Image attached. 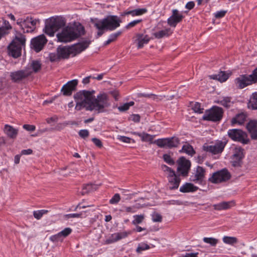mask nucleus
Wrapping results in <instances>:
<instances>
[{
  "instance_id": "obj_1",
  "label": "nucleus",
  "mask_w": 257,
  "mask_h": 257,
  "mask_svg": "<svg viewBox=\"0 0 257 257\" xmlns=\"http://www.w3.org/2000/svg\"><path fill=\"white\" fill-rule=\"evenodd\" d=\"M92 37L88 35L87 37H81L80 42L71 47L59 46L56 50L59 59H67L69 58L71 54L75 56L83 51L87 49L91 42Z\"/></svg>"
},
{
  "instance_id": "obj_2",
  "label": "nucleus",
  "mask_w": 257,
  "mask_h": 257,
  "mask_svg": "<svg viewBox=\"0 0 257 257\" xmlns=\"http://www.w3.org/2000/svg\"><path fill=\"white\" fill-rule=\"evenodd\" d=\"M91 22L99 31H113L120 26L122 21L117 16L108 15L100 20L91 19Z\"/></svg>"
},
{
  "instance_id": "obj_3",
  "label": "nucleus",
  "mask_w": 257,
  "mask_h": 257,
  "mask_svg": "<svg viewBox=\"0 0 257 257\" xmlns=\"http://www.w3.org/2000/svg\"><path fill=\"white\" fill-rule=\"evenodd\" d=\"M93 94L91 93L90 104L87 109L91 111H94L97 113L105 112V108L111 105L108 94L104 92L100 93L95 97Z\"/></svg>"
},
{
  "instance_id": "obj_4",
  "label": "nucleus",
  "mask_w": 257,
  "mask_h": 257,
  "mask_svg": "<svg viewBox=\"0 0 257 257\" xmlns=\"http://www.w3.org/2000/svg\"><path fill=\"white\" fill-rule=\"evenodd\" d=\"M66 20L62 16H54L45 20L43 32H57L66 26Z\"/></svg>"
},
{
  "instance_id": "obj_5",
  "label": "nucleus",
  "mask_w": 257,
  "mask_h": 257,
  "mask_svg": "<svg viewBox=\"0 0 257 257\" xmlns=\"http://www.w3.org/2000/svg\"><path fill=\"white\" fill-rule=\"evenodd\" d=\"M95 91L80 90L74 95V98L76 102L75 109L77 110H80L85 108L86 110L90 104L91 93H94Z\"/></svg>"
},
{
  "instance_id": "obj_6",
  "label": "nucleus",
  "mask_w": 257,
  "mask_h": 257,
  "mask_svg": "<svg viewBox=\"0 0 257 257\" xmlns=\"http://www.w3.org/2000/svg\"><path fill=\"white\" fill-rule=\"evenodd\" d=\"M26 42L25 36L19 33L16 36L8 47V54L14 58L21 56L22 47L25 46Z\"/></svg>"
},
{
  "instance_id": "obj_7",
  "label": "nucleus",
  "mask_w": 257,
  "mask_h": 257,
  "mask_svg": "<svg viewBox=\"0 0 257 257\" xmlns=\"http://www.w3.org/2000/svg\"><path fill=\"white\" fill-rule=\"evenodd\" d=\"M39 19L27 17L26 18H20L17 20V24L24 31L23 32H33L36 28L37 24H39Z\"/></svg>"
},
{
  "instance_id": "obj_8",
  "label": "nucleus",
  "mask_w": 257,
  "mask_h": 257,
  "mask_svg": "<svg viewBox=\"0 0 257 257\" xmlns=\"http://www.w3.org/2000/svg\"><path fill=\"white\" fill-rule=\"evenodd\" d=\"M223 114L224 110L222 108L214 105L205 111L202 119L204 120L218 122L222 119Z\"/></svg>"
},
{
  "instance_id": "obj_9",
  "label": "nucleus",
  "mask_w": 257,
  "mask_h": 257,
  "mask_svg": "<svg viewBox=\"0 0 257 257\" xmlns=\"http://www.w3.org/2000/svg\"><path fill=\"white\" fill-rule=\"evenodd\" d=\"M227 135L233 141L240 142L244 145L249 142L247 134L240 129H229L227 132Z\"/></svg>"
},
{
  "instance_id": "obj_10",
  "label": "nucleus",
  "mask_w": 257,
  "mask_h": 257,
  "mask_svg": "<svg viewBox=\"0 0 257 257\" xmlns=\"http://www.w3.org/2000/svg\"><path fill=\"white\" fill-rule=\"evenodd\" d=\"M154 144H156L159 148H167L172 149L177 148L180 144V139L175 136L159 139L154 141Z\"/></svg>"
},
{
  "instance_id": "obj_11",
  "label": "nucleus",
  "mask_w": 257,
  "mask_h": 257,
  "mask_svg": "<svg viewBox=\"0 0 257 257\" xmlns=\"http://www.w3.org/2000/svg\"><path fill=\"white\" fill-rule=\"evenodd\" d=\"M231 177L228 170L224 168L213 173L212 176L208 179V181L213 184H218L228 181Z\"/></svg>"
},
{
  "instance_id": "obj_12",
  "label": "nucleus",
  "mask_w": 257,
  "mask_h": 257,
  "mask_svg": "<svg viewBox=\"0 0 257 257\" xmlns=\"http://www.w3.org/2000/svg\"><path fill=\"white\" fill-rule=\"evenodd\" d=\"M245 156L244 150L240 147H236L234 149L232 156L231 165L234 167H240L243 163L242 159Z\"/></svg>"
},
{
  "instance_id": "obj_13",
  "label": "nucleus",
  "mask_w": 257,
  "mask_h": 257,
  "mask_svg": "<svg viewBox=\"0 0 257 257\" xmlns=\"http://www.w3.org/2000/svg\"><path fill=\"white\" fill-rule=\"evenodd\" d=\"M227 140L217 141L214 145L203 146V148L204 151L211 153L213 155L221 154L227 143Z\"/></svg>"
},
{
  "instance_id": "obj_14",
  "label": "nucleus",
  "mask_w": 257,
  "mask_h": 257,
  "mask_svg": "<svg viewBox=\"0 0 257 257\" xmlns=\"http://www.w3.org/2000/svg\"><path fill=\"white\" fill-rule=\"evenodd\" d=\"M47 40L44 34L40 35L32 39L31 48L36 52H40L46 44Z\"/></svg>"
},
{
  "instance_id": "obj_15",
  "label": "nucleus",
  "mask_w": 257,
  "mask_h": 257,
  "mask_svg": "<svg viewBox=\"0 0 257 257\" xmlns=\"http://www.w3.org/2000/svg\"><path fill=\"white\" fill-rule=\"evenodd\" d=\"M205 169L201 166H197L194 175H191L190 180L195 183L201 185L206 184L205 181Z\"/></svg>"
},
{
  "instance_id": "obj_16",
  "label": "nucleus",
  "mask_w": 257,
  "mask_h": 257,
  "mask_svg": "<svg viewBox=\"0 0 257 257\" xmlns=\"http://www.w3.org/2000/svg\"><path fill=\"white\" fill-rule=\"evenodd\" d=\"M177 163V171L180 172L182 176H187L191 165V162L184 157H181L178 160Z\"/></svg>"
},
{
  "instance_id": "obj_17",
  "label": "nucleus",
  "mask_w": 257,
  "mask_h": 257,
  "mask_svg": "<svg viewBox=\"0 0 257 257\" xmlns=\"http://www.w3.org/2000/svg\"><path fill=\"white\" fill-rule=\"evenodd\" d=\"M84 34L85 33H57L56 37L58 42L66 43L73 41L79 37L81 38L82 35L84 36Z\"/></svg>"
},
{
  "instance_id": "obj_18",
  "label": "nucleus",
  "mask_w": 257,
  "mask_h": 257,
  "mask_svg": "<svg viewBox=\"0 0 257 257\" xmlns=\"http://www.w3.org/2000/svg\"><path fill=\"white\" fill-rule=\"evenodd\" d=\"M31 74L26 70H18L11 72L10 77L13 82L15 83H19L23 80L27 78Z\"/></svg>"
},
{
  "instance_id": "obj_19",
  "label": "nucleus",
  "mask_w": 257,
  "mask_h": 257,
  "mask_svg": "<svg viewBox=\"0 0 257 257\" xmlns=\"http://www.w3.org/2000/svg\"><path fill=\"white\" fill-rule=\"evenodd\" d=\"M78 82V81L77 79H73L68 81L61 88V91L62 94L64 96L71 95L73 91L76 90Z\"/></svg>"
},
{
  "instance_id": "obj_20",
  "label": "nucleus",
  "mask_w": 257,
  "mask_h": 257,
  "mask_svg": "<svg viewBox=\"0 0 257 257\" xmlns=\"http://www.w3.org/2000/svg\"><path fill=\"white\" fill-rule=\"evenodd\" d=\"M235 83L237 87L239 89L253 84L252 80L249 77V75L242 74L235 79Z\"/></svg>"
},
{
  "instance_id": "obj_21",
  "label": "nucleus",
  "mask_w": 257,
  "mask_h": 257,
  "mask_svg": "<svg viewBox=\"0 0 257 257\" xmlns=\"http://www.w3.org/2000/svg\"><path fill=\"white\" fill-rule=\"evenodd\" d=\"M135 38L134 43L138 49L142 48L145 44L148 43L151 39H153V36L150 37L145 33H138Z\"/></svg>"
},
{
  "instance_id": "obj_22",
  "label": "nucleus",
  "mask_w": 257,
  "mask_h": 257,
  "mask_svg": "<svg viewBox=\"0 0 257 257\" xmlns=\"http://www.w3.org/2000/svg\"><path fill=\"white\" fill-rule=\"evenodd\" d=\"M61 32H84V28L79 22H74L66 25Z\"/></svg>"
},
{
  "instance_id": "obj_23",
  "label": "nucleus",
  "mask_w": 257,
  "mask_h": 257,
  "mask_svg": "<svg viewBox=\"0 0 257 257\" xmlns=\"http://www.w3.org/2000/svg\"><path fill=\"white\" fill-rule=\"evenodd\" d=\"M184 16L176 9L172 10V15L168 19V24L169 26L175 27L177 24L182 21Z\"/></svg>"
},
{
  "instance_id": "obj_24",
  "label": "nucleus",
  "mask_w": 257,
  "mask_h": 257,
  "mask_svg": "<svg viewBox=\"0 0 257 257\" xmlns=\"http://www.w3.org/2000/svg\"><path fill=\"white\" fill-rule=\"evenodd\" d=\"M169 188L170 190H175L178 188L181 182V179L179 175H177L174 173L172 176L168 175Z\"/></svg>"
},
{
  "instance_id": "obj_25",
  "label": "nucleus",
  "mask_w": 257,
  "mask_h": 257,
  "mask_svg": "<svg viewBox=\"0 0 257 257\" xmlns=\"http://www.w3.org/2000/svg\"><path fill=\"white\" fill-rule=\"evenodd\" d=\"M130 233V232L126 231L113 233L111 234V236L106 240V242L108 244L115 242L119 240L127 237V235Z\"/></svg>"
},
{
  "instance_id": "obj_26",
  "label": "nucleus",
  "mask_w": 257,
  "mask_h": 257,
  "mask_svg": "<svg viewBox=\"0 0 257 257\" xmlns=\"http://www.w3.org/2000/svg\"><path fill=\"white\" fill-rule=\"evenodd\" d=\"M4 132L8 138L14 140L17 138L19 130L12 125L6 124L4 128Z\"/></svg>"
},
{
  "instance_id": "obj_27",
  "label": "nucleus",
  "mask_w": 257,
  "mask_h": 257,
  "mask_svg": "<svg viewBox=\"0 0 257 257\" xmlns=\"http://www.w3.org/2000/svg\"><path fill=\"white\" fill-rule=\"evenodd\" d=\"M231 73L220 71L218 74L209 75V77L211 79L217 80L220 82H224L228 79Z\"/></svg>"
},
{
  "instance_id": "obj_28",
  "label": "nucleus",
  "mask_w": 257,
  "mask_h": 257,
  "mask_svg": "<svg viewBox=\"0 0 257 257\" xmlns=\"http://www.w3.org/2000/svg\"><path fill=\"white\" fill-rule=\"evenodd\" d=\"M235 203L233 201H223L218 204L213 205L214 209L216 210H226L234 206Z\"/></svg>"
},
{
  "instance_id": "obj_29",
  "label": "nucleus",
  "mask_w": 257,
  "mask_h": 257,
  "mask_svg": "<svg viewBox=\"0 0 257 257\" xmlns=\"http://www.w3.org/2000/svg\"><path fill=\"white\" fill-rule=\"evenodd\" d=\"M198 187L191 183H185L180 188V191L182 193L194 192L198 190Z\"/></svg>"
},
{
  "instance_id": "obj_30",
  "label": "nucleus",
  "mask_w": 257,
  "mask_h": 257,
  "mask_svg": "<svg viewBox=\"0 0 257 257\" xmlns=\"http://www.w3.org/2000/svg\"><path fill=\"white\" fill-rule=\"evenodd\" d=\"M246 115L243 112L238 113L233 117L231 120L232 125L235 124H242L246 120Z\"/></svg>"
},
{
  "instance_id": "obj_31",
  "label": "nucleus",
  "mask_w": 257,
  "mask_h": 257,
  "mask_svg": "<svg viewBox=\"0 0 257 257\" xmlns=\"http://www.w3.org/2000/svg\"><path fill=\"white\" fill-rule=\"evenodd\" d=\"M133 134L141 137L143 142H149L150 144H154L153 140L155 136L151 135L146 133H140L138 132H133Z\"/></svg>"
},
{
  "instance_id": "obj_32",
  "label": "nucleus",
  "mask_w": 257,
  "mask_h": 257,
  "mask_svg": "<svg viewBox=\"0 0 257 257\" xmlns=\"http://www.w3.org/2000/svg\"><path fill=\"white\" fill-rule=\"evenodd\" d=\"M147 11V10L146 9H137L132 11H129L124 12L121 15L125 16L131 15L132 16H140L146 13Z\"/></svg>"
},
{
  "instance_id": "obj_33",
  "label": "nucleus",
  "mask_w": 257,
  "mask_h": 257,
  "mask_svg": "<svg viewBox=\"0 0 257 257\" xmlns=\"http://www.w3.org/2000/svg\"><path fill=\"white\" fill-rule=\"evenodd\" d=\"M248 107L252 109L257 110V92H254L251 95L248 102Z\"/></svg>"
},
{
  "instance_id": "obj_34",
  "label": "nucleus",
  "mask_w": 257,
  "mask_h": 257,
  "mask_svg": "<svg viewBox=\"0 0 257 257\" xmlns=\"http://www.w3.org/2000/svg\"><path fill=\"white\" fill-rule=\"evenodd\" d=\"M180 153H185L189 156H193L195 154V151L193 147L190 144L184 145L183 146L182 149L179 151Z\"/></svg>"
},
{
  "instance_id": "obj_35",
  "label": "nucleus",
  "mask_w": 257,
  "mask_h": 257,
  "mask_svg": "<svg viewBox=\"0 0 257 257\" xmlns=\"http://www.w3.org/2000/svg\"><path fill=\"white\" fill-rule=\"evenodd\" d=\"M30 67L35 73H38L42 68V63L40 60H34L31 61Z\"/></svg>"
},
{
  "instance_id": "obj_36",
  "label": "nucleus",
  "mask_w": 257,
  "mask_h": 257,
  "mask_svg": "<svg viewBox=\"0 0 257 257\" xmlns=\"http://www.w3.org/2000/svg\"><path fill=\"white\" fill-rule=\"evenodd\" d=\"M231 98L230 97L226 96L223 97L222 99L215 101V102L228 108L231 106Z\"/></svg>"
},
{
  "instance_id": "obj_37",
  "label": "nucleus",
  "mask_w": 257,
  "mask_h": 257,
  "mask_svg": "<svg viewBox=\"0 0 257 257\" xmlns=\"http://www.w3.org/2000/svg\"><path fill=\"white\" fill-rule=\"evenodd\" d=\"M12 29V27L8 21L4 19L0 21V32H4L5 31L10 30Z\"/></svg>"
},
{
  "instance_id": "obj_38",
  "label": "nucleus",
  "mask_w": 257,
  "mask_h": 257,
  "mask_svg": "<svg viewBox=\"0 0 257 257\" xmlns=\"http://www.w3.org/2000/svg\"><path fill=\"white\" fill-rule=\"evenodd\" d=\"M246 128L248 132L257 130V120H250L246 125Z\"/></svg>"
},
{
  "instance_id": "obj_39",
  "label": "nucleus",
  "mask_w": 257,
  "mask_h": 257,
  "mask_svg": "<svg viewBox=\"0 0 257 257\" xmlns=\"http://www.w3.org/2000/svg\"><path fill=\"white\" fill-rule=\"evenodd\" d=\"M203 240L204 242L209 243L212 246H215L218 242L217 239L213 237H204Z\"/></svg>"
},
{
  "instance_id": "obj_40",
  "label": "nucleus",
  "mask_w": 257,
  "mask_h": 257,
  "mask_svg": "<svg viewBox=\"0 0 257 257\" xmlns=\"http://www.w3.org/2000/svg\"><path fill=\"white\" fill-rule=\"evenodd\" d=\"M48 212L47 210L44 209L34 211L33 212V215L36 219H40L44 214H46Z\"/></svg>"
},
{
  "instance_id": "obj_41",
  "label": "nucleus",
  "mask_w": 257,
  "mask_h": 257,
  "mask_svg": "<svg viewBox=\"0 0 257 257\" xmlns=\"http://www.w3.org/2000/svg\"><path fill=\"white\" fill-rule=\"evenodd\" d=\"M224 243L229 244H233L237 242V238L235 237L224 236L223 238Z\"/></svg>"
},
{
  "instance_id": "obj_42",
  "label": "nucleus",
  "mask_w": 257,
  "mask_h": 257,
  "mask_svg": "<svg viewBox=\"0 0 257 257\" xmlns=\"http://www.w3.org/2000/svg\"><path fill=\"white\" fill-rule=\"evenodd\" d=\"M120 34L121 33H114L110 35L108 39L104 42V45H107L110 43L115 41L117 37L120 36Z\"/></svg>"
},
{
  "instance_id": "obj_43",
  "label": "nucleus",
  "mask_w": 257,
  "mask_h": 257,
  "mask_svg": "<svg viewBox=\"0 0 257 257\" xmlns=\"http://www.w3.org/2000/svg\"><path fill=\"white\" fill-rule=\"evenodd\" d=\"M150 248V247L148 244L142 242L139 244V245L136 249V251L138 253H140L143 251L146 250V249H149Z\"/></svg>"
},
{
  "instance_id": "obj_44",
  "label": "nucleus",
  "mask_w": 257,
  "mask_h": 257,
  "mask_svg": "<svg viewBox=\"0 0 257 257\" xmlns=\"http://www.w3.org/2000/svg\"><path fill=\"white\" fill-rule=\"evenodd\" d=\"M135 219L132 221V223L134 225L140 224L143 222L144 219V215H136L134 216Z\"/></svg>"
},
{
  "instance_id": "obj_45",
  "label": "nucleus",
  "mask_w": 257,
  "mask_h": 257,
  "mask_svg": "<svg viewBox=\"0 0 257 257\" xmlns=\"http://www.w3.org/2000/svg\"><path fill=\"white\" fill-rule=\"evenodd\" d=\"M93 187H95V185L92 184H88L85 185L83 186L82 194L84 195L85 193L92 191L93 190Z\"/></svg>"
},
{
  "instance_id": "obj_46",
  "label": "nucleus",
  "mask_w": 257,
  "mask_h": 257,
  "mask_svg": "<svg viewBox=\"0 0 257 257\" xmlns=\"http://www.w3.org/2000/svg\"><path fill=\"white\" fill-rule=\"evenodd\" d=\"M163 158L164 161L169 165H173L175 164V161L171 157L170 155L168 154H166L163 155Z\"/></svg>"
},
{
  "instance_id": "obj_47",
  "label": "nucleus",
  "mask_w": 257,
  "mask_h": 257,
  "mask_svg": "<svg viewBox=\"0 0 257 257\" xmlns=\"http://www.w3.org/2000/svg\"><path fill=\"white\" fill-rule=\"evenodd\" d=\"M137 208L135 206H124L122 209H120L121 212H126L127 213H134L136 211Z\"/></svg>"
},
{
  "instance_id": "obj_48",
  "label": "nucleus",
  "mask_w": 257,
  "mask_h": 257,
  "mask_svg": "<svg viewBox=\"0 0 257 257\" xmlns=\"http://www.w3.org/2000/svg\"><path fill=\"white\" fill-rule=\"evenodd\" d=\"M192 109L195 112L198 113H202L203 112V108L201 107V104L199 102H196L192 106Z\"/></svg>"
},
{
  "instance_id": "obj_49",
  "label": "nucleus",
  "mask_w": 257,
  "mask_h": 257,
  "mask_svg": "<svg viewBox=\"0 0 257 257\" xmlns=\"http://www.w3.org/2000/svg\"><path fill=\"white\" fill-rule=\"evenodd\" d=\"M72 229L69 227L65 228L64 229L60 232L61 237H66L72 232Z\"/></svg>"
},
{
  "instance_id": "obj_50",
  "label": "nucleus",
  "mask_w": 257,
  "mask_h": 257,
  "mask_svg": "<svg viewBox=\"0 0 257 257\" xmlns=\"http://www.w3.org/2000/svg\"><path fill=\"white\" fill-rule=\"evenodd\" d=\"M120 200V197L119 194L116 193L109 200V203L111 204H117Z\"/></svg>"
},
{
  "instance_id": "obj_51",
  "label": "nucleus",
  "mask_w": 257,
  "mask_h": 257,
  "mask_svg": "<svg viewBox=\"0 0 257 257\" xmlns=\"http://www.w3.org/2000/svg\"><path fill=\"white\" fill-rule=\"evenodd\" d=\"M49 58L51 62H54L60 60L58 53H51L49 55Z\"/></svg>"
},
{
  "instance_id": "obj_52",
  "label": "nucleus",
  "mask_w": 257,
  "mask_h": 257,
  "mask_svg": "<svg viewBox=\"0 0 257 257\" xmlns=\"http://www.w3.org/2000/svg\"><path fill=\"white\" fill-rule=\"evenodd\" d=\"M253 84L257 83V67L255 68L252 72L251 74L249 75Z\"/></svg>"
},
{
  "instance_id": "obj_53",
  "label": "nucleus",
  "mask_w": 257,
  "mask_h": 257,
  "mask_svg": "<svg viewBox=\"0 0 257 257\" xmlns=\"http://www.w3.org/2000/svg\"><path fill=\"white\" fill-rule=\"evenodd\" d=\"M50 239L53 242H58L59 241H62L63 239L60 234V232L56 234L53 235L50 237Z\"/></svg>"
},
{
  "instance_id": "obj_54",
  "label": "nucleus",
  "mask_w": 257,
  "mask_h": 257,
  "mask_svg": "<svg viewBox=\"0 0 257 257\" xmlns=\"http://www.w3.org/2000/svg\"><path fill=\"white\" fill-rule=\"evenodd\" d=\"M78 134L81 138L85 139L89 136V132L87 130H81L78 132Z\"/></svg>"
},
{
  "instance_id": "obj_55",
  "label": "nucleus",
  "mask_w": 257,
  "mask_h": 257,
  "mask_svg": "<svg viewBox=\"0 0 257 257\" xmlns=\"http://www.w3.org/2000/svg\"><path fill=\"white\" fill-rule=\"evenodd\" d=\"M152 220L154 222H161L162 221V216L158 213H154L152 215Z\"/></svg>"
},
{
  "instance_id": "obj_56",
  "label": "nucleus",
  "mask_w": 257,
  "mask_h": 257,
  "mask_svg": "<svg viewBox=\"0 0 257 257\" xmlns=\"http://www.w3.org/2000/svg\"><path fill=\"white\" fill-rule=\"evenodd\" d=\"M141 22H142V20L141 19L133 21L130 22V23H128L125 26V28L127 30L129 29H130L131 28L135 27L137 24L140 23Z\"/></svg>"
},
{
  "instance_id": "obj_57",
  "label": "nucleus",
  "mask_w": 257,
  "mask_h": 257,
  "mask_svg": "<svg viewBox=\"0 0 257 257\" xmlns=\"http://www.w3.org/2000/svg\"><path fill=\"white\" fill-rule=\"evenodd\" d=\"M141 116L138 114H132L129 117V119L135 122H139L140 121Z\"/></svg>"
},
{
  "instance_id": "obj_58",
  "label": "nucleus",
  "mask_w": 257,
  "mask_h": 257,
  "mask_svg": "<svg viewBox=\"0 0 257 257\" xmlns=\"http://www.w3.org/2000/svg\"><path fill=\"white\" fill-rule=\"evenodd\" d=\"M139 96L140 97H149L152 98L154 100L158 99V96L154 94H146V93H140Z\"/></svg>"
},
{
  "instance_id": "obj_59",
  "label": "nucleus",
  "mask_w": 257,
  "mask_h": 257,
  "mask_svg": "<svg viewBox=\"0 0 257 257\" xmlns=\"http://www.w3.org/2000/svg\"><path fill=\"white\" fill-rule=\"evenodd\" d=\"M162 168L165 172L166 171L168 172V175H170L172 176V175H174L175 172L171 168L165 165H162Z\"/></svg>"
},
{
  "instance_id": "obj_60",
  "label": "nucleus",
  "mask_w": 257,
  "mask_h": 257,
  "mask_svg": "<svg viewBox=\"0 0 257 257\" xmlns=\"http://www.w3.org/2000/svg\"><path fill=\"white\" fill-rule=\"evenodd\" d=\"M91 141L95 144V145L99 148H101L103 146L102 143L100 140L96 138H93L92 139Z\"/></svg>"
},
{
  "instance_id": "obj_61",
  "label": "nucleus",
  "mask_w": 257,
  "mask_h": 257,
  "mask_svg": "<svg viewBox=\"0 0 257 257\" xmlns=\"http://www.w3.org/2000/svg\"><path fill=\"white\" fill-rule=\"evenodd\" d=\"M170 33H153V36L157 39H161L164 37H169Z\"/></svg>"
},
{
  "instance_id": "obj_62",
  "label": "nucleus",
  "mask_w": 257,
  "mask_h": 257,
  "mask_svg": "<svg viewBox=\"0 0 257 257\" xmlns=\"http://www.w3.org/2000/svg\"><path fill=\"white\" fill-rule=\"evenodd\" d=\"M23 127L26 130L30 131V132L34 131L36 129V127L34 125L24 124V125H23Z\"/></svg>"
},
{
  "instance_id": "obj_63",
  "label": "nucleus",
  "mask_w": 257,
  "mask_h": 257,
  "mask_svg": "<svg viewBox=\"0 0 257 257\" xmlns=\"http://www.w3.org/2000/svg\"><path fill=\"white\" fill-rule=\"evenodd\" d=\"M130 108L128 105L127 103L123 104L122 105H120L118 107V109L120 112H123Z\"/></svg>"
},
{
  "instance_id": "obj_64",
  "label": "nucleus",
  "mask_w": 257,
  "mask_h": 257,
  "mask_svg": "<svg viewBox=\"0 0 257 257\" xmlns=\"http://www.w3.org/2000/svg\"><path fill=\"white\" fill-rule=\"evenodd\" d=\"M109 93L114 97L115 100H118V96L119 95V92L118 90L115 89L112 91H110L109 92Z\"/></svg>"
}]
</instances>
